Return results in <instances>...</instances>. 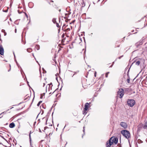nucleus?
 <instances>
[{"mask_svg": "<svg viewBox=\"0 0 147 147\" xmlns=\"http://www.w3.org/2000/svg\"><path fill=\"white\" fill-rule=\"evenodd\" d=\"M121 133L125 138L129 139L130 138V134L128 131L123 130L121 131Z\"/></svg>", "mask_w": 147, "mask_h": 147, "instance_id": "obj_1", "label": "nucleus"}, {"mask_svg": "<svg viewBox=\"0 0 147 147\" xmlns=\"http://www.w3.org/2000/svg\"><path fill=\"white\" fill-rule=\"evenodd\" d=\"M90 102L89 103L88 102H86L85 103L83 111H82L83 114L85 115L87 113V111L88 110V108L90 107Z\"/></svg>", "mask_w": 147, "mask_h": 147, "instance_id": "obj_2", "label": "nucleus"}, {"mask_svg": "<svg viewBox=\"0 0 147 147\" xmlns=\"http://www.w3.org/2000/svg\"><path fill=\"white\" fill-rule=\"evenodd\" d=\"M124 94V90L122 88L119 89V91L117 93V96L121 98L123 97Z\"/></svg>", "mask_w": 147, "mask_h": 147, "instance_id": "obj_3", "label": "nucleus"}, {"mask_svg": "<svg viewBox=\"0 0 147 147\" xmlns=\"http://www.w3.org/2000/svg\"><path fill=\"white\" fill-rule=\"evenodd\" d=\"M127 103L129 106L132 107L135 104V102L134 100L133 99L128 100L127 101Z\"/></svg>", "mask_w": 147, "mask_h": 147, "instance_id": "obj_4", "label": "nucleus"}, {"mask_svg": "<svg viewBox=\"0 0 147 147\" xmlns=\"http://www.w3.org/2000/svg\"><path fill=\"white\" fill-rule=\"evenodd\" d=\"M110 139L111 142H112L113 144L115 143V144H117V143L118 138H117L114 137H112Z\"/></svg>", "mask_w": 147, "mask_h": 147, "instance_id": "obj_5", "label": "nucleus"}, {"mask_svg": "<svg viewBox=\"0 0 147 147\" xmlns=\"http://www.w3.org/2000/svg\"><path fill=\"white\" fill-rule=\"evenodd\" d=\"M1 43L2 41L0 39V55H3L4 53V49L2 45L1 44Z\"/></svg>", "mask_w": 147, "mask_h": 147, "instance_id": "obj_6", "label": "nucleus"}, {"mask_svg": "<svg viewBox=\"0 0 147 147\" xmlns=\"http://www.w3.org/2000/svg\"><path fill=\"white\" fill-rule=\"evenodd\" d=\"M69 41L68 39H67L66 37H65L62 40L61 43L63 45H65Z\"/></svg>", "mask_w": 147, "mask_h": 147, "instance_id": "obj_7", "label": "nucleus"}, {"mask_svg": "<svg viewBox=\"0 0 147 147\" xmlns=\"http://www.w3.org/2000/svg\"><path fill=\"white\" fill-rule=\"evenodd\" d=\"M67 142L65 140H61V145L62 147H65L67 144Z\"/></svg>", "mask_w": 147, "mask_h": 147, "instance_id": "obj_8", "label": "nucleus"}, {"mask_svg": "<svg viewBox=\"0 0 147 147\" xmlns=\"http://www.w3.org/2000/svg\"><path fill=\"white\" fill-rule=\"evenodd\" d=\"M120 125L121 127L125 129L127 127V123L124 122H121L120 123Z\"/></svg>", "mask_w": 147, "mask_h": 147, "instance_id": "obj_9", "label": "nucleus"}, {"mask_svg": "<svg viewBox=\"0 0 147 147\" xmlns=\"http://www.w3.org/2000/svg\"><path fill=\"white\" fill-rule=\"evenodd\" d=\"M53 1L52 0H50V1L48 2V3L50 5H52L53 7H54L55 8H57V7L55 4L54 3H53Z\"/></svg>", "mask_w": 147, "mask_h": 147, "instance_id": "obj_10", "label": "nucleus"}, {"mask_svg": "<svg viewBox=\"0 0 147 147\" xmlns=\"http://www.w3.org/2000/svg\"><path fill=\"white\" fill-rule=\"evenodd\" d=\"M113 144L112 142L110 140V139L107 141L106 143V147H110L111 145Z\"/></svg>", "mask_w": 147, "mask_h": 147, "instance_id": "obj_11", "label": "nucleus"}, {"mask_svg": "<svg viewBox=\"0 0 147 147\" xmlns=\"http://www.w3.org/2000/svg\"><path fill=\"white\" fill-rule=\"evenodd\" d=\"M46 83V80H41L40 84L41 86L43 87H44L45 86Z\"/></svg>", "mask_w": 147, "mask_h": 147, "instance_id": "obj_12", "label": "nucleus"}, {"mask_svg": "<svg viewBox=\"0 0 147 147\" xmlns=\"http://www.w3.org/2000/svg\"><path fill=\"white\" fill-rule=\"evenodd\" d=\"M52 84L51 83L49 84H48L46 86V89H47V87L48 88V91H50L52 90Z\"/></svg>", "mask_w": 147, "mask_h": 147, "instance_id": "obj_13", "label": "nucleus"}, {"mask_svg": "<svg viewBox=\"0 0 147 147\" xmlns=\"http://www.w3.org/2000/svg\"><path fill=\"white\" fill-rule=\"evenodd\" d=\"M15 126V124L13 122H12L9 124V127L10 128H12L14 127Z\"/></svg>", "mask_w": 147, "mask_h": 147, "instance_id": "obj_14", "label": "nucleus"}, {"mask_svg": "<svg viewBox=\"0 0 147 147\" xmlns=\"http://www.w3.org/2000/svg\"><path fill=\"white\" fill-rule=\"evenodd\" d=\"M40 46L38 45H36L35 47V49H36L37 50H39L40 49Z\"/></svg>", "mask_w": 147, "mask_h": 147, "instance_id": "obj_15", "label": "nucleus"}, {"mask_svg": "<svg viewBox=\"0 0 147 147\" xmlns=\"http://www.w3.org/2000/svg\"><path fill=\"white\" fill-rule=\"evenodd\" d=\"M27 50L28 52L30 53L32 51V49L30 48L27 49Z\"/></svg>", "mask_w": 147, "mask_h": 147, "instance_id": "obj_16", "label": "nucleus"}, {"mask_svg": "<svg viewBox=\"0 0 147 147\" xmlns=\"http://www.w3.org/2000/svg\"><path fill=\"white\" fill-rule=\"evenodd\" d=\"M140 63V61H138L135 62V64L137 65H139Z\"/></svg>", "mask_w": 147, "mask_h": 147, "instance_id": "obj_17", "label": "nucleus"}, {"mask_svg": "<svg viewBox=\"0 0 147 147\" xmlns=\"http://www.w3.org/2000/svg\"><path fill=\"white\" fill-rule=\"evenodd\" d=\"M143 128L144 129H146L147 128V121L145 123V124L143 127Z\"/></svg>", "mask_w": 147, "mask_h": 147, "instance_id": "obj_18", "label": "nucleus"}, {"mask_svg": "<svg viewBox=\"0 0 147 147\" xmlns=\"http://www.w3.org/2000/svg\"><path fill=\"white\" fill-rule=\"evenodd\" d=\"M42 107L44 109H45L46 108V106L45 103H43L42 105Z\"/></svg>", "mask_w": 147, "mask_h": 147, "instance_id": "obj_19", "label": "nucleus"}, {"mask_svg": "<svg viewBox=\"0 0 147 147\" xmlns=\"http://www.w3.org/2000/svg\"><path fill=\"white\" fill-rule=\"evenodd\" d=\"M56 25L57 26L58 28H59V29H58V30L59 31V30L60 29V26L57 23H56Z\"/></svg>", "mask_w": 147, "mask_h": 147, "instance_id": "obj_20", "label": "nucleus"}, {"mask_svg": "<svg viewBox=\"0 0 147 147\" xmlns=\"http://www.w3.org/2000/svg\"><path fill=\"white\" fill-rule=\"evenodd\" d=\"M126 81L128 83H130V78L129 77L127 79Z\"/></svg>", "mask_w": 147, "mask_h": 147, "instance_id": "obj_21", "label": "nucleus"}, {"mask_svg": "<svg viewBox=\"0 0 147 147\" xmlns=\"http://www.w3.org/2000/svg\"><path fill=\"white\" fill-rule=\"evenodd\" d=\"M4 113V112H3L0 114V119L2 118L3 117V114Z\"/></svg>", "mask_w": 147, "mask_h": 147, "instance_id": "obj_22", "label": "nucleus"}, {"mask_svg": "<svg viewBox=\"0 0 147 147\" xmlns=\"http://www.w3.org/2000/svg\"><path fill=\"white\" fill-rule=\"evenodd\" d=\"M52 21L53 22V23L54 24H55V23H57L56 22V19L55 18L53 19L52 20Z\"/></svg>", "mask_w": 147, "mask_h": 147, "instance_id": "obj_23", "label": "nucleus"}, {"mask_svg": "<svg viewBox=\"0 0 147 147\" xmlns=\"http://www.w3.org/2000/svg\"><path fill=\"white\" fill-rule=\"evenodd\" d=\"M73 114L74 116H77L78 113L77 112H74V113H73Z\"/></svg>", "mask_w": 147, "mask_h": 147, "instance_id": "obj_24", "label": "nucleus"}, {"mask_svg": "<svg viewBox=\"0 0 147 147\" xmlns=\"http://www.w3.org/2000/svg\"><path fill=\"white\" fill-rule=\"evenodd\" d=\"M109 73V72H107L106 74L105 77L106 78H107L108 77V74Z\"/></svg>", "mask_w": 147, "mask_h": 147, "instance_id": "obj_25", "label": "nucleus"}, {"mask_svg": "<svg viewBox=\"0 0 147 147\" xmlns=\"http://www.w3.org/2000/svg\"><path fill=\"white\" fill-rule=\"evenodd\" d=\"M23 14L26 15V17L28 18V15L26 13L23 12Z\"/></svg>", "mask_w": 147, "mask_h": 147, "instance_id": "obj_26", "label": "nucleus"}, {"mask_svg": "<svg viewBox=\"0 0 147 147\" xmlns=\"http://www.w3.org/2000/svg\"><path fill=\"white\" fill-rule=\"evenodd\" d=\"M119 45H117V46H116V45H115V47H119Z\"/></svg>", "mask_w": 147, "mask_h": 147, "instance_id": "obj_27", "label": "nucleus"}, {"mask_svg": "<svg viewBox=\"0 0 147 147\" xmlns=\"http://www.w3.org/2000/svg\"><path fill=\"white\" fill-rule=\"evenodd\" d=\"M123 55L119 57L118 58L119 59H120L121 58V57H123Z\"/></svg>", "mask_w": 147, "mask_h": 147, "instance_id": "obj_28", "label": "nucleus"}, {"mask_svg": "<svg viewBox=\"0 0 147 147\" xmlns=\"http://www.w3.org/2000/svg\"><path fill=\"white\" fill-rule=\"evenodd\" d=\"M40 103L38 102V103L37 104V106H40Z\"/></svg>", "mask_w": 147, "mask_h": 147, "instance_id": "obj_29", "label": "nucleus"}, {"mask_svg": "<svg viewBox=\"0 0 147 147\" xmlns=\"http://www.w3.org/2000/svg\"><path fill=\"white\" fill-rule=\"evenodd\" d=\"M42 102V101H40L38 102L40 103V104H41Z\"/></svg>", "mask_w": 147, "mask_h": 147, "instance_id": "obj_30", "label": "nucleus"}, {"mask_svg": "<svg viewBox=\"0 0 147 147\" xmlns=\"http://www.w3.org/2000/svg\"><path fill=\"white\" fill-rule=\"evenodd\" d=\"M64 34H63V35H62V37H64Z\"/></svg>", "mask_w": 147, "mask_h": 147, "instance_id": "obj_31", "label": "nucleus"}, {"mask_svg": "<svg viewBox=\"0 0 147 147\" xmlns=\"http://www.w3.org/2000/svg\"><path fill=\"white\" fill-rule=\"evenodd\" d=\"M9 67H10V69L9 70H8V71H9L10 70V69H11V66L10 65H9Z\"/></svg>", "mask_w": 147, "mask_h": 147, "instance_id": "obj_32", "label": "nucleus"}, {"mask_svg": "<svg viewBox=\"0 0 147 147\" xmlns=\"http://www.w3.org/2000/svg\"><path fill=\"white\" fill-rule=\"evenodd\" d=\"M96 72H95V74H94V76H95V77H96Z\"/></svg>", "mask_w": 147, "mask_h": 147, "instance_id": "obj_33", "label": "nucleus"}, {"mask_svg": "<svg viewBox=\"0 0 147 147\" xmlns=\"http://www.w3.org/2000/svg\"><path fill=\"white\" fill-rule=\"evenodd\" d=\"M66 30H70V29L69 28H67Z\"/></svg>", "mask_w": 147, "mask_h": 147, "instance_id": "obj_34", "label": "nucleus"}, {"mask_svg": "<svg viewBox=\"0 0 147 147\" xmlns=\"http://www.w3.org/2000/svg\"><path fill=\"white\" fill-rule=\"evenodd\" d=\"M16 31H17V30H16V29L15 30V32L16 33Z\"/></svg>", "mask_w": 147, "mask_h": 147, "instance_id": "obj_35", "label": "nucleus"}, {"mask_svg": "<svg viewBox=\"0 0 147 147\" xmlns=\"http://www.w3.org/2000/svg\"><path fill=\"white\" fill-rule=\"evenodd\" d=\"M118 42V41H117V42H116V44H117Z\"/></svg>", "mask_w": 147, "mask_h": 147, "instance_id": "obj_36", "label": "nucleus"}, {"mask_svg": "<svg viewBox=\"0 0 147 147\" xmlns=\"http://www.w3.org/2000/svg\"><path fill=\"white\" fill-rule=\"evenodd\" d=\"M61 9H59V11H61Z\"/></svg>", "mask_w": 147, "mask_h": 147, "instance_id": "obj_37", "label": "nucleus"}, {"mask_svg": "<svg viewBox=\"0 0 147 147\" xmlns=\"http://www.w3.org/2000/svg\"><path fill=\"white\" fill-rule=\"evenodd\" d=\"M140 140L139 139L138 140V142L139 141H140Z\"/></svg>", "mask_w": 147, "mask_h": 147, "instance_id": "obj_38", "label": "nucleus"}, {"mask_svg": "<svg viewBox=\"0 0 147 147\" xmlns=\"http://www.w3.org/2000/svg\"><path fill=\"white\" fill-rule=\"evenodd\" d=\"M75 21V20H74L72 22H74Z\"/></svg>", "mask_w": 147, "mask_h": 147, "instance_id": "obj_39", "label": "nucleus"}, {"mask_svg": "<svg viewBox=\"0 0 147 147\" xmlns=\"http://www.w3.org/2000/svg\"><path fill=\"white\" fill-rule=\"evenodd\" d=\"M5 35H6V33H5V34H4Z\"/></svg>", "mask_w": 147, "mask_h": 147, "instance_id": "obj_40", "label": "nucleus"}, {"mask_svg": "<svg viewBox=\"0 0 147 147\" xmlns=\"http://www.w3.org/2000/svg\"><path fill=\"white\" fill-rule=\"evenodd\" d=\"M29 136H30V134H29Z\"/></svg>", "mask_w": 147, "mask_h": 147, "instance_id": "obj_41", "label": "nucleus"}, {"mask_svg": "<svg viewBox=\"0 0 147 147\" xmlns=\"http://www.w3.org/2000/svg\"><path fill=\"white\" fill-rule=\"evenodd\" d=\"M32 55H33V56L34 57V54L33 53H32Z\"/></svg>", "mask_w": 147, "mask_h": 147, "instance_id": "obj_42", "label": "nucleus"}, {"mask_svg": "<svg viewBox=\"0 0 147 147\" xmlns=\"http://www.w3.org/2000/svg\"><path fill=\"white\" fill-rule=\"evenodd\" d=\"M132 32H134V31H131Z\"/></svg>", "mask_w": 147, "mask_h": 147, "instance_id": "obj_43", "label": "nucleus"}]
</instances>
